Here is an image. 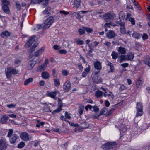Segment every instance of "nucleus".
<instances>
[{
	"label": "nucleus",
	"instance_id": "nucleus-18",
	"mask_svg": "<svg viewBox=\"0 0 150 150\" xmlns=\"http://www.w3.org/2000/svg\"><path fill=\"white\" fill-rule=\"evenodd\" d=\"M106 36L110 38H112L115 36V34L114 31L109 30L107 33Z\"/></svg>",
	"mask_w": 150,
	"mask_h": 150
},
{
	"label": "nucleus",
	"instance_id": "nucleus-15",
	"mask_svg": "<svg viewBox=\"0 0 150 150\" xmlns=\"http://www.w3.org/2000/svg\"><path fill=\"white\" fill-rule=\"evenodd\" d=\"M94 67L98 70H100L102 68L101 62L98 61H96L94 63Z\"/></svg>",
	"mask_w": 150,
	"mask_h": 150
},
{
	"label": "nucleus",
	"instance_id": "nucleus-21",
	"mask_svg": "<svg viewBox=\"0 0 150 150\" xmlns=\"http://www.w3.org/2000/svg\"><path fill=\"white\" fill-rule=\"evenodd\" d=\"M89 126V124L86 122H83L80 125V127L82 129H86L88 128Z\"/></svg>",
	"mask_w": 150,
	"mask_h": 150
},
{
	"label": "nucleus",
	"instance_id": "nucleus-41",
	"mask_svg": "<svg viewBox=\"0 0 150 150\" xmlns=\"http://www.w3.org/2000/svg\"><path fill=\"white\" fill-rule=\"evenodd\" d=\"M25 145V143L24 142H20L18 145V147L19 148H22Z\"/></svg>",
	"mask_w": 150,
	"mask_h": 150
},
{
	"label": "nucleus",
	"instance_id": "nucleus-16",
	"mask_svg": "<svg viewBox=\"0 0 150 150\" xmlns=\"http://www.w3.org/2000/svg\"><path fill=\"white\" fill-rule=\"evenodd\" d=\"M9 118L6 115H3L0 119V122L3 124H6Z\"/></svg>",
	"mask_w": 150,
	"mask_h": 150
},
{
	"label": "nucleus",
	"instance_id": "nucleus-31",
	"mask_svg": "<svg viewBox=\"0 0 150 150\" xmlns=\"http://www.w3.org/2000/svg\"><path fill=\"white\" fill-rule=\"evenodd\" d=\"M108 109L105 107H104L101 110L100 112V114H101V115L102 114H103L104 115H106V113L107 114L108 113Z\"/></svg>",
	"mask_w": 150,
	"mask_h": 150
},
{
	"label": "nucleus",
	"instance_id": "nucleus-44",
	"mask_svg": "<svg viewBox=\"0 0 150 150\" xmlns=\"http://www.w3.org/2000/svg\"><path fill=\"white\" fill-rule=\"evenodd\" d=\"M115 109L114 108H112L110 109L109 110H108V112L107 114H106V115L107 116H109L115 110Z\"/></svg>",
	"mask_w": 150,
	"mask_h": 150
},
{
	"label": "nucleus",
	"instance_id": "nucleus-38",
	"mask_svg": "<svg viewBox=\"0 0 150 150\" xmlns=\"http://www.w3.org/2000/svg\"><path fill=\"white\" fill-rule=\"evenodd\" d=\"M44 0H31V3L34 4H40Z\"/></svg>",
	"mask_w": 150,
	"mask_h": 150
},
{
	"label": "nucleus",
	"instance_id": "nucleus-14",
	"mask_svg": "<svg viewBox=\"0 0 150 150\" xmlns=\"http://www.w3.org/2000/svg\"><path fill=\"white\" fill-rule=\"evenodd\" d=\"M51 8L50 7L48 6L47 7L45 10L43 11V14L44 15H45V16H48L50 14V12L51 10Z\"/></svg>",
	"mask_w": 150,
	"mask_h": 150
},
{
	"label": "nucleus",
	"instance_id": "nucleus-28",
	"mask_svg": "<svg viewBox=\"0 0 150 150\" xmlns=\"http://www.w3.org/2000/svg\"><path fill=\"white\" fill-rule=\"evenodd\" d=\"M84 107L83 105H81L78 110V112L80 115H81L83 113Z\"/></svg>",
	"mask_w": 150,
	"mask_h": 150
},
{
	"label": "nucleus",
	"instance_id": "nucleus-59",
	"mask_svg": "<svg viewBox=\"0 0 150 150\" xmlns=\"http://www.w3.org/2000/svg\"><path fill=\"white\" fill-rule=\"evenodd\" d=\"M65 117L66 118L69 119H70L71 118V117L70 115V114L68 113L67 111L65 112Z\"/></svg>",
	"mask_w": 150,
	"mask_h": 150
},
{
	"label": "nucleus",
	"instance_id": "nucleus-29",
	"mask_svg": "<svg viewBox=\"0 0 150 150\" xmlns=\"http://www.w3.org/2000/svg\"><path fill=\"white\" fill-rule=\"evenodd\" d=\"M126 60L125 56L124 55H121L118 57V59L117 60L120 63H122L123 61Z\"/></svg>",
	"mask_w": 150,
	"mask_h": 150
},
{
	"label": "nucleus",
	"instance_id": "nucleus-17",
	"mask_svg": "<svg viewBox=\"0 0 150 150\" xmlns=\"http://www.w3.org/2000/svg\"><path fill=\"white\" fill-rule=\"evenodd\" d=\"M44 48L42 47L40 50H38V51L35 52V53L34 54L33 56L36 57H38L42 54L44 50Z\"/></svg>",
	"mask_w": 150,
	"mask_h": 150
},
{
	"label": "nucleus",
	"instance_id": "nucleus-6",
	"mask_svg": "<svg viewBox=\"0 0 150 150\" xmlns=\"http://www.w3.org/2000/svg\"><path fill=\"white\" fill-rule=\"evenodd\" d=\"M115 17V16L112 13L105 14L103 15L104 18L106 22H111L112 20V18Z\"/></svg>",
	"mask_w": 150,
	"mask_h": 150
},
{
	"label": "nucleus",
	"instance_id": "nucleus-19",
	"mask_svg": "<svg viewBox=\"0 0 150 150\" xmlns=\"http://www.w3.org/2000/svg\"><path fill=\"white\" fill-rule=\"evenodd\" d=\"M11 35V33L7 31H5L2 32L1 34V36L3 38H5Z\"/></svg>",
	"mask_w": 150,
	"mask_h": 150
},
{
	"label": "nucleus",
	"instance_id": "nucleus-34",
	"mask_svg": "<svg viewBox=\"0 0 150 150\" xmlns=\"http://www.w3.org/2000/svg\"><path fill=\"white\" fill-rule=\"evenodd\" d=\"M127 129L125 126H120V133H123L125 132L127 130Z\"/></svg>",
	"mask_w": 150,
	"mask_h": 150
},
{
	"label": "nucleus",
	"instance_id": "nucleus-23",
	"mask_svg": "<svg viewBox=\"0 0 150 150\" xmlns=\"http://www.w3.org/2000/svg\"><path fill=\"white\" fill-rule=\"evenodd\" d=\"M104 47L106 50H108L109 49L111 45V43L110 42L107 41L103 43Z\"/></svg>",
	"mask_w": 150,
	"mask_h": 150
},
{
	"label": "nucleus",
	"instance_id": "nucleus-47",
	"mask_svg": "<svg viewBox=\"0 0 150 150\" xmlns=\"http://www.w3.org/2000/svg\"><path fill=\"white\" fill-rule=\"evenodd\" d=\"M128 57V59L130 61L132 60L134 58V55L133 54L130 53L127 55Z\"/></svg>",
	"mask_w": 150,
	"mask_h": 150
},
{
	"label": "nucleus",
	"instance_id": "nucleus-60",
	"mask_svg": "<svg viewBox=\"0 0 150 150\" xmlns=\"http://www.w3.org/2000/svg\"><path fill=\"white\" fill-rule=\"evenodd\" d=\"M21 62V60L19 59H16L14 61V65H17L20 64Z\"/></svg>",
	"mask_w": 150,
	"mask_h": 150
},
{
	"label": "nucleus",
	"instance_id": "nucleus-11",
	"mask_svg": "<svg viewBox=\"0 0 150 150\" xmlns=\"http://www.w3.org/2000/svg\"><path fill=\"white\" fill-rule=\"evenodd\" d=\"M9 137V141L12 144H14L16 143L17 140L19 138V136L16 134H13Z\"/></svg>",
	"mask_w": 150,
	"mask_h": 150
},
{
	"label": "nucleus",
	"instance_id": "nucleus-63",
	"mask_svg": "<svg viewBox=\"0 0 150 150\" xmlns=\"http://www.w3.org/2000/svg\"><path fill=\"white\" fill-rule=\"evenodd\" d=\"M118 24H119L120 26L121 27H124L125 23L124 22H121V21L120 19L119 21H118Z\"/></svg>",
	"mask_w": 150,
	"mask_h": 150
},
{
	"label": "nucleus",
	"instance_id": "nucleus-35",
	"mask_svg": "<svg viewBox=\"0 0 150 150\" xmlns=\"http://www.w3.org/2000/svg\"><path fill=\"white\" fill-rule=\"evenodd\" d=\"M142 81L139 79H138L136 82V86L137 88H139L140 86L142 84Z\"/></svg>",
	"mask_w": 150,
	"mask_h": 150
},
{
	"label": "nucleus",
	"instance_id": "nucleus-62",
	"mask_svg": "<svg viewBox=\"0 0 150 150\" xmlns=\"http://www.w3.org/2000/svg\"><path fill=\"white\" fill-rule=\"evenodd\" d=\"M107 22L104 25V27H110L112 25V23L111 22Z\"/></svg>",
	"mask_w": 150,
	"mask_h": 150
},
{
	"label": "nucleus",
	"instance_id": "nucleus-20",
	"mask_svg": "<svg viewBox=\"0 0 150 150\" xmlns=\"http://www.w3.org/2000/svg\"><path fill=\"white\" fill-rule=\"evenodd\" d=\"M46 67L47 65H46V64H43L38 68L37 71H42L45 70Z\"/></svg>",
	"mask_w": 150,
	"mask_h": 150
},
{
	"label": "nucleus",
	"instance_id": "nucleus-48",
	"mask_svg": "<svg viewBox=\"0 0 150 150\" xmlns=\"http://www.w3.org/2000/svg\"><path fill=\"white\" fill-rule=\"evenodd\" d=\"M6 106L9 108H14L16 106V104H14L13 103H11L7 105Z\"/></svg>",
	"mask_w": 150,
	"mask_h": 150
},
{
	"label": "nucleus",
	"instance_id": "nucleus-40",
	"mask_svg": "<svg viewBox=\"0 0 150 150\" xmlns=\"http://www.w3.org/2000/svg\"><path fill=\"white\" fill-rule=\"evenodd\" d=\"M75 41L79 45H83L84 43L83 41L79 40V39H75Z\"/></svg>",
	"mask_w": 150,
	"mask_h": 150
},
{
	"label": "nucleus",
	"instance_id": "nucleus-13",
	"mask_svg": "<svg viewBox=\"0 0 150 150\" xmlns=\"http://www.w3.org/2000/svg\"><path fill=\"white\" fill-rule=\"evenodd\" d=\"M9 5L4 4L2 6V9L5 13L8 14L10 12L8 5Z\"/></svg>",
	"mask_w": 150,
	"mask_h": 150
},
{
	"label": "nucleus",
	"instance_id": "nucleus-27",
	"mask_svg": "<svg viewBox=\"0 0 150 150\" xmlns=\"http://www.w3.org/2000/svg\"><path fill=\"white\" fill-rule=\"evenodd\" d=\"M118 51L120 53L122 54H125L126 52L125 48L121 47H118Z\"/></svg>",
	"mask_w": 150,
	"mask_h": 150
},
{
	"label": "nucleus",
	"instance_id": "nucleus-50",
	"mask_svg": "<svg viewBox=\"0 0 150 150\" xmlns=\"http://www.w3.org/2000/svg\"><path fill=\"white\" fill-rule=\"evenodd\" d=\"M125 31V28L124 27L120 28V32L123 34L126 33V32Z\"/></svg>",
	"mask_w": 150,
	"mask_h": 150
},
{
	"label": "nucleus",
	"instance_id": "nucleus-30",
	"mask_svg": "<svg viewBox=\"0 0 150 150\" xmlns=\"http://www.w3.org/2000/svg\"><path fill=\"white\" fill-rule=\"evenodd\" d=\"M113 59H116L118 57V53L116 52L115 51H113L111 54Z\"/></svg>",
	"mask_w": 150,
	"mask_h": 150
},
{
	"label": "nucleus",
	"instance_id": "nucleus-1",
	"mask_svg": "<svg viewBox=\"0 0 150 150\" xmlns=\"http://www.w3.org/2000/svg\"><path fill=\"white\" fill-rule=\"evenodd\" d=\"M33 43V45L28 50V52L30 53H32L34 50L35 48L38 45V43L37 42H35L34 37H30L27 42L26 45L28 47L30 46Z\"/></svg>",
	"mask_w": 150,
	"mask_h": 150
},
{
	"label": "nucleus",
	"instance_id": "nucleus-53",
	"mask_svg": "<svg viewBox=\"0 0 150 150\" xmlns=\"http://www.w3.org/2000/svg\"><path fill=\"white\" fill-rule=\"evenodd\" d=\"M93 111L96 113L98 112L99 110V108L97 106H94L93 107Z\"/></svg>",
	"mask_w": 150,
	"mask_h": 150
},
{
	"label": "nucleus",
	"instance_id": "nucleus-3",
	"mask_svg": "<svg viewBox=\"0 0 150 150\" xmlns=\"http://www.w3.org/2000/svg\"><path fill=\"white\" fill-rule=\"evenodd\" d=\"M18 72V71L14 69L13 67H10L8 68L6 73L7 78L8 79H10L11 78L12 74L15 75L17 74Z\"/></svg>",
	"mask_w": 150,
	"mask_h": 150
},
{
	"label": "nucleus",
	"instance_id": "nucleus-8",
	"mask_svg": "<svg viewBox=\"0 0 150 150\" xmlns=\"http://www.w3.org/2000/svg\"><path fill=\"white\" fill-rule=\"evenodd\" d=\"M87 12L86 11H82L78 12H74L72 13V15L73 16H76V18L80 19L82 18L83 16L81 15V14H85Z\"/></svg>",
	"mask_w": 150,
	"mask_h": 150
},
{
	"label": "nucleus",
	"instance_id": "nucleus-4",
	"mask_svg": "<svg viewBox=\"0 0 150 150\" xmlns=\"http://www.w3.org/2000/svg\"><path fill=\"white\" fill-rule=\"evenodd\" d=\"M117 146L116 143L108 142L103 145L102 147L104 150H109L115 148Z\"/></svg>",
	"mask_w": 150,
	"mask_h": 150
},
{
	"label": "nucleus",
	"instance_id": "nucleus-58",
	"mask_svg": "<svg viewBox=\"0 0 150 150\" xmlns=\"http://www.w3.org/2000/svg\"><path fill=\"white\" fill-rule=\"evenodd\" d=\"M3 5L7 4L9 5L10 2L7 0H1Z\"/></svg>",
	"mask_w": 150,
	"mask_h": 150
},
{
	"label": "nucleus",
	"instance_id": "nucleus-61",
	"mask_svg": "<svg viewBox=\"0 0 150 150\" xmlns=\"http://www.w3.org/2000/svg\"><path fill=\"white\" fill-rule=\"evenodd\" d=\"M142 39L143 40H145L148 38V36L147 34L146 33H144L142 35Z\"/></svg>",
	"mask_w": 150,
	"mask_h": 150
},
{
	"label": "nucleus",
	"instance_id": "nucleus-45",
	"mask_svg": "<svg viewBox=\"0 0 150 150\" xmlns=\"http://www.w3.org/2000/svg\"><path fill=\"white\" fill-rule=\"evenodd\" d=\"M148 127H149L146 124H144L141 127V129L143 130H146V129H147L148 128Z\"/></svg>",
	"mask_w": 150,
	"mask_h": 150
},
{
	"label": "nucleus",
	"instance_id": "nucleus-12",
	"mask_svg": "<svg viewBox=\"0 0 150 150\" xmlns=\"http://www.w3.org/2000/svg\"><path fill=\"white\" fill-rule=\"evenodd\" d=\"M36 63V62L33 60L29 61L28 64V70H31L32 69Z\"/></svg>",
	"mask_w": 150,
	"mask_h": 150
},
{
	"label": "nucleus",
	"instance_id": "nucleus-43",
	"mask_svg": "<svg viewBox=\"0 0 150 150\" xmlns=\"http://www.w3.org/2000/svg\"><path fill=\"white\" fill-rule=\"evenodd\" d=\"M43 25L42 24L41 25H37L36 27L34 29V30H36L37 31L38 30L40 29L41 28H43L42 27V26Z\"/></svg>",
	"mask_w": 150,
	"mask_h": 150
},
{
	"label": "nucleus",
	"instance_id": "nucleus-36",
	"mask_svg": "<svg viewBox=\"0 0 150 150\" xmlns=\"http://www.w3.org/2000/svg\"><path fill=\"white\" fill-rule=\"evenodd\" d=\"M83 28L88 33H91L93 31V29L90 28L83 27Z\"/></svg>",
	"mask_w": 150,
	"mask_h": 150
},
{
	"label": "nucleus",
	"instance_id": "nucleus-42",
	"mask_svg": "<svg viewBox=\"0 0 150 150\" xmlns=\"http://www.w3.org/2000/svg\"><path fill=\"white\" fill-rule=\"evenodd\" d=\"M62 110V108H58L57 109L54 110L52 112V114H55L57 113L60 112Z\"/></svg>",
	"mask_w": 150,
	"mask_h": 150
},
{
	"label": "nucleus",
	"instance_id": "nucleus-9",
	"mask_svg": "<svg viewBox=\"0 0 150 150\" xmlns=\"http://www.w3.org/2000/svg\"><path fill=\"white\" fill-rule=\"evenodd\" d=\"M21 138L24 141L30 140L31 139L29 137V135L25 132H23L20 134Z\"/></svg>",
	"mask_w": 150,
	"mask_h": 150
},
{
	"label": "nucleus",
	"instance_id": "nucleus-33",
	"mask_svg": "<svg viewBox=\"0 0 150 150\" xmlns=\"http://www.w3.org/2000/svg\"><path fill=\"white\" fill-rule=\"evenodd\" d=\"M33 81V79L32 78H29L28 79H26L24 83L25 85H27L29 83H31Z\"/></svg>",
	"mask_w": 150,
	"mask_h": 150
},
{
	"label": "nucleus",
	"instance_id": "nucleus-25",
	"mask_svg": "<svg viewBox=\"0 0 150 150\" xmlns=\"http://www.w3.org/2000/svg\"><path fill=\"white\" fill-rule=\"evenodd\" d=\"M42 76L44 79H47L50 77L49 74L47 72L44 71L41 74Z\"/></svg>",
	"mask_w": 150,
	"mask_h": 150
},
{
	"label": "nucleus",
	"instance_id": "nucleus-57",
	"mask_svg": "<svg viewBox=\"0 0 150 150\" xmlns=\"http://www.w3.org/2000/svg\"><path fill=\"white\" fill-rule=\"evenodd\" d=\"M110 71L111 72H113L115 70L114 65L112 63H110Z\"/></svg>",
	"mask_w": 150,
	"mask_h": 150
},
{
	"label": "nucleus",
	"instance_id": "nucleus-51",
	"mask_svg": "<svg viewBox=\"0 0 150 150\" xmlns=\"http://www.w3.org/2000/svg\"><path fill=\"white\" fill-rule=\"evenodd\" d=\"M129 21L131 23V24L133 25H134L135 24V21L134 19L132 18L131 17L129 18Z\"/></svg>",
	"mask_w": 150,
	"mask_h": 150
},
{
	"label": "nucleus",
	"instance_id": "nucleus-22",
	"mask_svg": "<svg viewBox=\"0 0 150 150\" xmlns=\"http://www.w3.org/2000/svg\"><path fill=\"white\" fill-rule=\"evenodd\" d=\"M74 7L78 8L80 6L81 0H74Z\"/></svg>",
	"mask_w": 150,
	"mask_h": 150
},
{
	"label": "nucleus",
	"instance_id": "nucleus-55",
	"mask_svg": "<svg viewBox=\"0 0 150 150\" xmlns=\"http://www.w3.org/2000/svg\"><path fill=\"white\" fill-rule=\"evenodd\" d=\"M58 52L60 54H65L67 53V51L66 50L62 49L59 50Z\"/></svg>",
	"mask_w": 150,
	"mask_h": 150
},
{
	"label": "nucleus",
	"instance_id": "nucleus-5",
	"mask_svg": "<svg viewBox=\"0 0 150 150\" xmlns=\"http://www.w3.org/2000/svg\"><path fill=\"white\" fill-rule=\"evenodd\" d=\"M143 106L142 104L139 102H137L136 104L137 112L136 116H142L143 113Z\"/></svg>",
	"mask_w": 150,
	"mask_h": 150
},
{
	"label": "nucleus",
	"instance_id": "nucleus-7",
	"mask_svg": "<svg viewBox=\"0 0 150 150\" xmlns=\"http://www.w3.org/2000/svg\"><path fill=\"white\" fill-rule=\"evenodd\" d=\"M8 144L5 139L2 138L0 139V150H5L7 148Z\"/></svg>",
	"mask_w": 150,
	"mask_h": 150
},
{
	"label": "nucleus",
	"instance_id": "nucleus-37",
	"mask_svg": "<svg viewBox=\"0 0 150 150\" xmlns=\"http://www.w3.org/2000/svg\"><path fill=\"white\" fill-rule=\"evenodd\" d=\"M58 108H62V107L63 104L62 101L60 98H59L58 99Z\"/></svg>",
	"mask_w": 150,
	"mask_h": 150
},
{
	"label": "nucleus",
	"instance_id": "nucleus-2",
	"mask_svg": "<svg viewBox=\"0 0 150 150\" xmlns=\"http://www.w3.org/2000/svg\"><path fill=\"white\" fill-rule=\"evenodd\" d=\"M54 17L53 16L50 17L44 21L43 25L42 26L43 29H46L49 28L53 23Z\"/></svg>",
	"mask_w": 150,
	"mask_h": 150
},
{
	"label": "nucleus",
	"instance_id": "nucleus-26",
	"mask_svg": "<svg viewBox=\"0 0 150 150\" xmlns=\"http://www.w3.org/2000/svg\"><path fill=\"white\" fill-rule=\"evenodd\" d=\"M103 93H104L103 92L98 90L96 92L95 95L96 97L98 98L102 97Z\"/></svg>",
	"mask_w": 150,
	"mask_h": 150
},
{
	"label": "nucleus",
	"instance_id": "nucleus-64",
	"mask_svg": "<svg viewBox=\"0 0 150 150\" xmlns=\"http://www.w3.org/2000/svg\"><path fill=\"white\" fill-rule=\"evenodd\" d=\"M90 71V67L89 65H88V67L86 68L85 69L84 71L88 74Z\"/></svg>",
	"mask_w": 150,
	"mask_h": 150
},
{
	"label": "nucleus",
	"instance_id": "nucleus-52",
	"mask_svg": "<svg viewBox=\"0 0 150 150\" xmlns=\"http://www.w3.org/2000/svg\"><path fill=\"white\" fill-rule=\"evenodd\" d=\"M13 133V131L12 129H9V132L8 133L7 135V137H11L12 135V134Z\"/></svg>",
	"mask_w": 150,
	"mask_h": 150
},
{
	"label": "nucleus",
	"instance_id": "nucleus-46",
	"mask_svg": "<svg viewBox=\"0 0 150 150\" xmlns=\"http://www.w3.org/2000/svg\"><path fill=\"white\" fill-rule=\"evenodd\" d=\"M54 85L56 86H58L60 85V82L59 80L57 79H54Z\"/></svg>",
	"mask_w": 150,
	"mask_h": 150
},
{
	"label": "nucleus",
	"instance_id": "nucleus-56",
	"mask_svg": "<svg viewBox=\"0 0 150 150\" xmlns=\"http://www.w3.org/2000/svg\"><path fill=\"white\" fill-rule=\"evenodd\" d=\"M145 63L150 67V58H147L145 61Z\"/></svg>",
	"mask_w": 150,
	"mask_h": 150
},
{
	"label": "nucleus",
	"instance_id": "nucleus-54",
	"mask_svg": "<svg viewBox=\"0 0 150 150\" xmlns=\"http://www.w3.org/2000/svg\"><path fill=\"white\" fill-rule=\"evenodd\" d=\"M16 8L18 11H20L21 9V6L18 2H17L16 3Z\"/></svg>",
	"mask_w": 150,
	"mask_h": 150
},
{
	"label": "nucleus",
	"instance_id": "nucleus-49",
	"mask_svg": "<svg viewBox=\"0 0 150 150\" xmlns=\"http://www.w3.org/2000/svg\"><path fill=\"white\" fill-rule=\"evenodd\" d=\"M78 32L80 35H82L85 33L84 30L82 28H80L78 30Z\"/></svg>",
	"mask_w": 150,
	"mask_h": 150
},
{
	"label": "nucleus",
	"instance_id": "nucleus-24",
	"mask_svg": "<svg viewBox=\"0 0 150 150\" xmlns=\"http://www.w3.org/2000/svg\"><path fill=\"white\" fill-rule=\"evenodd\" d=\"M57 93V92L56 91L53 92L48 91L47 94L48 96L52 98H54L56 96Z\"/></svg>",
	"mask_w": 150,
	"mask_h": 150
},
{
	"label": "nucleus",
	"instance_id": "nucleus-32",
	"mask_svg": "<svg viewBox=\"0 0 150 150\" xmlns=\"http://www.w3.org/2000/svg\"><path fill=\"white\" fill-rule=\"evenodd\" d=\"M125 13L121 11L119 13V18L120 19H124L125 18Z\"/></svg>",
	"mask_w": 150,
	"mask_h": 150
},
{
	"label": "nucleus",
	"instance_id": "nucleus-10",
	"mask_svg": "<svg viewBox=\"0 0 150 150\" xmlns=\"http://www.w3.org/2000/svg\"><path fill=\"white\" fill-rule=\"evenodd\" d=\"M63 88L64 90L66 92H68L71 89V85L70 82L67 81L63 85Z\"/></svg>",
	"mask_w": 150,
	"mask_h": 150
},
{
	"label": "nucleus",
	"instance_id": "nucleus-39",
	"mask_svg": "<svg viewBox=\"0 0 150 150\" xmlns=\"http://www.w3.org/2000/svg\"><path fill=\"white\" fill-rule=\"evenodd\" d=\"M132 36L135 38L139 39L140 35L139 34L137 33H134L132 34Z\"/></svg>",
	"mask_w": 150,
	"mask_h": 150
}]
</instances>
